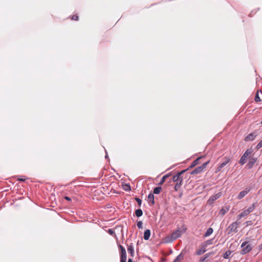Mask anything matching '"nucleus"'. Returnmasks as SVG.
I'll use <instances>...</instances> for the list:
<instances>
[{
  "mask_svg": "<svg viewBox=\"0 0 262 262\" xmlns=\"http://www.w3.org/2000/svg\"><path fill=\"white\" fill-rule=\"evenodd\" d=\"M253 150L251 148L248 149L246 150L243 156L241 157V159L239 160V163L241 165H244L246 162V159L249 157L251 154L252 153Z\"/></svg>",
  "mask_w": 262,
  "mask_h": 262,
  "instance_id": "nucleus-2",
  "label": "nucleus"
},
{
  "mask_svg": "<svg viewBox=\"0 0 262 262\" xmlns=\"http://www.w3.org/2000/svg\"><path fill=\"white\" fill-rule=\"evenodd\" d=\"M226 212V211L224 209H222L221 210H220V213L221 214H222L223 215H224Z\"/></svg>",
  "mask_w": 262,
  "mask_h": 262,
  "instance_id": "nucleus-39",
  "label": "nucleus"
},
{
  "mask_svg": "<svg viewBox=\"0 0 262 262\" xmlns=\"http://www.w3.org/2000/svg\"><path fill=\"white\" fill-rule=\"evenodd\" d=\"M182 179H181L180 182H178L176 183L174 189V190L177 191L182 186Z\"/></svg>",
  "mask_w": 262,
  "mask_h": 262,
  "instance_id": "nucleus-20",
  "label": "nucleus"
},
{
  "mask_svg": "<svg viewBox=\"0 0 262 262\" xmlns=\"http://www.w3.org/2000/svg\"><path fill=\"white\" fill-rule=\"evenodd\" d=\"M239 223V222L236 221L229 225L227 229V234H230L233 232L237 233L238 231L237 228Z\"/></svg>",
  "mask_w": 262,
  "mask_h": 262,
  "instance_id": "nucleus-1",
  "label": "nucleus"
},
{
  "mask_svg": "<svg viewBox=\"0 0 262 262\" xmlns=\"http://www.w3.org/2000/svg\"><path fill=\"white\" fill-rule=\"evenodd\" d=\"M206 248L207 247L205 246V244H203L202 243L200 245V248L196 250V254L198 255L203 254L206 251Z\"/></svg>",
  "mask_w": 262,
  "mask_h": 262,
  "instance_id": "nucleus-7",
  "label": "nucleus"
},
{
  "mask_svg": "<svg viewBox=\"0 0 262 262\" xmlns=\"http://www.w3.org/2000/svg\"><path fill=\"white\" fill-rule=\"evenodd\" d=\"M149 201L151 203L152 205L155 204L154 195L152 193H149L148 195Z\"/></svg>",
  "mask_w": 262,
  "mask_h": 262,
  "instance_id": "nucleus-21",
  "label": "nucleus"
},
{
  "mask_svg": "<svg viewBox=\"0 0 262 262\" xmlns=\"http://www.w3.org/2000/svg\"><path fill=\"white\" fill-rule=\"evenodd\" d=\"M150 236V230L149 229H147L145 231L144 233V239L145 240H148Z\"/></svg>",
  "mask_w": 262,
  "mask_h": 262,
  "instance_id": "nucleus-15",
  "label": "nucleus"
},
{
  "mask_svg": "<svg viewBox=\"0 0 262 262\" xmlns=\"http://www.w3.org/2000/svg\"><path fill=\"white\" fill-rule=\"evenodd\" d=\"M120 262H126V253L121 254Z\"/></svg>",
  "mask_w": 262,
  "mask_h": 262,
  "instance_id": "nucleus-27",
  "label": "nucleus"
},
{
  "mask_svg": "<svg viewBox=\"0 0 262 262\" xmlns=\"http://www.w3.org/2000/svg\"><path fill=\"white\" fill-rule=\"evenodd\" d=\"M170 175L169 174H166L165 175H164L162 178V179H161L160 181L159 182V183H158V185H162L164 182L165 181L166 179L169 177Z\"/></svg>",
  "mask_w": 262,
  "mask_h": 262,
  "instance_id": "nucleus-22",
  "label": "nucleus"
},
{
  "mask_svg": "<svg viewBox=\"0 0 262 262\" xmlns=\"http://www.w3.org/2000/svg\"><path fill=\"white\" fill-rule=\"evenodd\" d=\"M256 136V135H255V134L251 133L245 137V140L246 141H253L254 140Z\"/></svg>",
  "mask_w": 262,
  "mask_h": 262,
  "instance_id": "nucleus-11",
  "label": "nucleus"
},
{
  "mask_svg": "<svg viewBox=\"0 0 262 262\" xmlns=\"http://www.w3.org/2000/svg\"><path fill=\"white\" fill-rule=\"evenodd\" d=\"M137 227L139 229H142L143 226V223L142 221H138L137 224Z\"/></svg>",
  "mask_w": 262,
  "mask_h": 262,
  "instance_id": "nucleus-33",
  "label": "nucleus"
},
{
  "mask_svg": "<svg viewBox=\"0 0 262 262\" xmlns=\"http://www.w3.org/2000/svg\"><path fill=\"white\" fill-rule=\"evenodd\" d=\"M213 239H210L209 240L206 241V242L203 243V244H205V246L207 247V245H211L212 244Z\"/></svg>",
  "mask_w": 262,
  "mask_h": 262,
  "instance_id": "nucleus-30",
  "label": "nucleus"
},
{
  "mask_svg": "<svg viewBox=\"0 0 262 262\" xmlns=\"http://www.w3.org/2000/svg\"><path fill=\"white\" fill-rule=\"evenodd\" d=\"M123 189L126 191H130L131 187L129 184L125 183L122 185Z\"/></svg>",
  "mask_w": 262,
  "mask_h": 262,
  "instance_id": "nucleus-23",
  "label": "nucleus"
},
{
  "mask_svg": "<svg viewBox=\"0 0 262 262\" xmlns=\"http://www.w3.org/2000/svg\"><path fill=\"white\" fill-rule=\"evenodd\" d=\"M161 190H162L161 187H155L154 189L153 193L156 194H159L160 193V192L161 191Z\"/></svg>",
  "mask_w": 262,
  "mask_h": 262,
  "instance_id": "nucleus-25",
  "label": "nucleus"
},
{
  "mask_svg": "<svg viewBox=\"0 0 262 262\" xmlns=\"http://www.w3.org/2000/svg\"><path fill=\"white\" fill-rule=\"evenodd\" d=\"M250 221H247V222H246V223H247V224H249V223H250Z\"/></svg>",
  "mask_w": 262,
  "mask_h": 262,
  "instance_id": "nucleus-46",
  "label": "nucleus"
},
{
  "mask_svg": "<svg viewBox=\"0 0 262 262\" xmlns=\"http://www.w3.org/2000/svg\"><path fill=\"white\" fill-rule=\"evenodd\" d=\"M202 157H199L197 159H196L195 160H194L192 163L191 164V165H190L189 166V168H191L193 167H194L195 166H196L198 163H199V161L200 160V159H201Z\"/></svg>",
  "mask_w": 262,
  "mask_h": 262,
  "instance_id": "nucleus-18",
  "label": "nucleus"
},
{
  "mask_svg": "<svg viewBox=\"0 0 262 262\" xmlns=\"http://www.w3.org/2000/svg\"><path fill=\"white\" fill-rule=\"evenodd\" d=\"M255 207V204L253 203L251 206H250L249 208H248L247 209H246V210L249 213H250V212H252L253 211V210L254 209Z\"/></svg>",
  "mask_w": 262,
  "mask_h": 262,
  "instance_id": "nucleus-29",
  "label": "nucleus"
},
{
  "mask_svg": "<svg viewBox=\"0 0 262 262\" xmlns=\"http://www.w3.org/2000/svg\"><path fill=\"white\" fill-rule=\"evenodd\" d=\"M249 213L245 210H243L237 216V220H239L243 217L248 215Z\"/></svg>",
  "mask_w": 262,
  "mask_h": 262,
  "instance_id": "nucleus-13",
  "label": "nucleus"
},
{
  "mask_svg": "<svg viewBox=\"0 0 262 262\" xmlns=\"http://www.w3.org/2000/svg\"><path fill=\"white\" fill-rule=\"evenodd\" d=\"M222 168H220V165H219V167H218L217 168V169H216V172H219V171H220Z\"/></svg>",
  "mask_w": 262,
  "mask_h": 262,
  "instance_id": "nucleus-41",
  "label": "nucleus"
},
{
  "mask_svg": "<svg viewBox=\"0 0 262 262\" xmlns=\"http://www.w3.org/2000/svg\"><path fill=\"white\" fill-rule=\"evenodd\" d=\"M213 254L212 252H209V253H206L205 255L208 258V257H209L210 255H211L212 254Z\"/></svg>",
  "mask_w": 262,
  "mask_h": 262,
  "instance_id": "nucleus-40",
  "label": "nucleus"
},
{
  "mask_svg": "<svg viewBox=\"0 0 262 262\" xmlns=\"http://www.w3.org/2000/svg\"><path fill=\"white\" fill-rule=\"evenodd\" d=\"M187 170H182L180 172H178L176 175L173 176L172 177V181L174 182H180L181 179H182L181 178V176Z\"/></svg>",
  "mask_w": 262,
  "mask_h": 262,
  "instance_id": "nucleus-6",
  "label": "nucleus"
},
{
  "mask_svg": "<svg viewBox=\"0 0 262 262\" xmlns=\"http://www.w3.org/2000/svg\"><path fill=\"white\" fill-rule=\"evenodd\" d=\"M64 199H65L66 200H67V201H71V199L70 197L67 196H65V197H64Z\"/></svg>",
  "mask_w": 262,
  "mask_h": 262,
  "instance_id": "nucleus-43",
  "label": "nucleus"
},
{
  "mask_svg": "<svg viewBox=\"0 0 262 262\" xmlns=\"http://www.w3.org/2000/svg\"><path fill=\"white\" fill-rule=\"evenodd\" d=\"M105 159H107L108 158V155L107 154V152H106V155L105 156Z\"/></svg>",
  "mask_w": 262,
  "mask_h": 262,
  "instance_id": "nucleus-45",
  "label": "nucleus"
},
{
  "mask_svg": "<svg viewBox=\"0 0 262 262\" xmlns=\"http://www.w3.org/2000/svg\"><path fill=\"white\" fill-rule=\"evenodd\" d=\"M207 258V257L205 255L204 257L201 258L200 259V262H204L206 260V259Z\"/></svg>",
  "mask_w": 262,
  "mask_h": 262,
  "instance_id": "nucleus-37",
  "label": "nucleus"
},
{
  "mask_svg": "<svg viewBox=\"0 0 262 262\" xmlns=\"http://www.w3.org/2000/svg\"><path fill=\"white\" fill-rule=\"evenodd\" d=\"M232 252L230 250H227L223 254V257L225 259L229 258L230 255H231Z\"/></svg>",
  "mask_w": 262,
  "mask_h": 262,
  "instance_id": "nucleus-24",
  "label": "nucleus"
},
{
  "mask_svg": "<svg viewBox=\"0 0 262 262\" xmlns=\"http://www.w3.org/2000/svg\"><path fill=\"white\" fill-rule=\"evenodd\" d=\"M175 239L171 235L170 236H166L164 239V243H170L174 241Z\"/></svg>",
  "mask_w": 262,
  "mask_h": 262,
  "instance_id": "nucleus-16",
  "label": "nucleus"
},
{
  "mask_svg": "<svg viewBox=\"0 0 262 262\" xmlns=\"http://www.w3.org/2000/svg\"><path fill=\"white\" fill-rule=\"evenodd\" d=\"M185 231H186L185 228H184L182 230L178 229L176 231H175L174 232H173L172 233L171 235L173 237V238L176 240L178 238L180 237L181 236L182 234L183 233H184Z\"/></svg>",
  "mask_w": 262,
  "mask_h": 262,
  "instance_id": "nucleus-5",
  "label": "nucleus"
},
{
  "mask_svg": "<svg viewBox=\"0 0 262 262\" xmlns=\"http://www.w3.org/2000/svg\"><path fill=\"white\" fill-rule=\"evenodd\" d=\"M184 259V255L180 253L173 261V262H181Z\"/></svg>",
  "mask_w": 262,
  "mask_h": 262,
  "instance_id": "nucleus-17",
  "label": "nucleus"
},
{
  "mask_svg": "<svg viewBox=\"0 0 262 262\" xmlns=\"http://www.w3.org/2000/svg\"><path fill=\"white\" fill-rule=\"evenodd\" d=\"M257 160L256 158H251L247 166L249 168H251Z\"/></svg>",
  "mask_w": 262,
  "mask_h": 262,
  "instance_id": "nucleus-10",
  "label": "nucleus"
},
{
  "mask_svg": "<svg viewBox=\"0 0 262 262\" xmlns=\"http://www.w3.org/2000/svg\"><path fill=\"white\" fill-rule=\"evenodd\" d=\"M221 196V193H217L216 194H215L214 195L211 196L209 199L208 200L209 203H212L214 201L220 198Z\"/></svg>",
  "mask_w": 262,
  "mask_h": 262,
  "instance_id": "nucleus-9",
  "label": "nucleus"
},
{
  "mask_svg": "<svg viewBox=\"0 0 262 262\" xmlns=\"http://www.w3.org/2000/svg\"><path fill=\"white\" fill-rule=\"evenodd\" d=\"M262 147V140L256 145L255 147L256 150H258Z\"/></svg>",
  "mask_w": 262,
  "mask_h": 262,
  "instance_id": "nucleus-32",
  "label": "nucleus"
},
{
  "mask_svg": "<svg viewBox=\"0 0 262 262\" xmlns=\"http://www.w3.org/2000/svg\"><path fill=\"white\" fill-rule=\"evenodd\" d=\"M255 101L256 102H259L260 101V99L258 94H256V95L255 97Z\"/></svg>",
  "mask_w": 262,
  "mask_h": 262,
  "instance_id": "nucleus-35",
  "label": "nucleus"
},
{
  "mask_svg": "<svg viewBox=\"0 0 262 262\" xmlns=\"http://www.w3.org/2000/svg\"><path fill=\"white\" fill-rule=\"evenodd\" d=\"M128 262H133L132 259L131 258H129L128 260Z\"/></svg>",
  "mask_w": 262,
  "mask_h": 262,
  "instance_id": "nucleus-44",
  "label": "nucleus"
},
{
  "mask_svg": "<svg viewBox=\"0 0 262 262\" xmlns=\"http://www.w3.org/2000/svg\"><path fill=\"white\" fill-rule=\"evenodd\" d=\"M241 247L243 248L242 253L246 254L248 253L251 250V247L250 245L248 244V242H243L241 245Z\"/></svg>",
  "mask_w": 262,
  "mask_h": 262,
  "instance_id": "nucleus-4",
  "label": "nucleus"
},
{
  "mask_svg": "<svg viewBox=\"0 0 262 262\" xmlns=\"http://www.w3.org/2000/svg\"><path fill=\"white\" fill-rule=\"evenodd\" d=\"M17 180L19 181L24 182L26 180L25 178H18Z\"/></svg>",
  "mask_w": 262,
  "mask_h": 262,
  "instance_id": "nucleus-42",
  "label": "nucleus"
},
{
  "mask_svg": "<svg viewBox=\"0 0 262 262\" xmlns=\"http://www.w3.org/2000/svg\"><path fill=\"white\" fill-rule=\"evenodd\" d=\"M135 214L137 217H140L143 214V211L141 209H138L136 210Z\"/></svg>",
  "mask_w": 262,
  "mask_h": 262,
  "instance_id": "nucleus-28",
  "label": "nucleus"
},
{
  "mask_svg": "<svg viewBox=\"0 0 262 262\" xmlns=\"http://www.w3.org/2000/svg\"><path fill=\"white\" fill-rule=\"evenodd\" d=\"M120 262H126V253L121 254Z\"/></svg>",
  "mask_w": 262,
  "mask_h": 262,
  "instance_id": "nucleus-26",
  "label": "nucleus"
},
{
  "mask_svg": "<svg viewBox=\"0 0 262 262\" xmlns=\"http://www.w3.org/2000/svg\"><path fill=\"white\" fill-rule=\"evenodd\" d=\"M182 195V193H181V194L180 195V197H181Z\"/></svg>",
  "mask_w": 262,
  "mask_h": 262,
  "instance_id": "nucleus-47",
  "label": "nucleus"
},
{
  "mask_svg": "<svg viewBox=\"0 0 262 262\" xmlns=\"http://www.w3.org/2000/svg\"><path fill=\"white\" fill-rule=\"evenodd\" d=\"M107 232L110 234V235H113L114 233H115V232L114 231V230L113 229H109L107 231Z\"/></svg>",
  "mask_w": 262,
  "mask_h": 262,
  "instance_id": "nucleus-36",
  "label": "nucleus"
},
{
  "mask_svg": "<svg viewBox=\"0 0 262 262\" xmlns=\"http://www.w3.org/2000/svg\"><path fill=\"white\" fill-rule=\"evenodd\" d=\"M250 191V189L248 188H246L243 191H242L238 194L237 198L238 200H241L243 199L246 195L248 194V193Z\"/></svg>",
  "mask_w": 262,
  "mask_h": 262,
  "instance_id": "nucleus-8",
  "label": "nucleus"
},
{
  "mask_svg": "<svg viewBox=\"0 0 262 262\" xmlns=\"http://www.w3.org/2000/svg\"><path fill=\"white\" fill-rule=\"evenodd\" d=\"M127 251L131 255V256H134V248L132 243H131L128 246Z\"/></svg>",
  "mask_w": 262,
  "mask_h": 262,
  "instance_id": "nucleus-12",
  "label": "nucleus"
},
{
  "mask_svg": "<svg viewBox=\"0 0 262 262\" xmlns=\"http://www.w3.org/2000/svg\"><path fill=\"white\" fill-rule=\"evenodd\" d=\"M78 19V16L76 15H74L72 17V19L77 20Z\"/></svg>",
  "mask_w": 262,
  "mask_h": 262,
  "instance_id": "nucleus-38",
  "label": "nucleus"
},
{
  "mask_svg": "<svg viewBox=\"0 0 262 262\" xmlns=\"http://www.w3.org/2000/svg\"><path fill=\"white\" fill-rule=\"evenodd\" d=\"M224 159L225 161L220 165V168H223L230 161V159L229 157H225Z\"/></svg>",
  "mask_w": 262,
  "mask_h": 262,
  "instance_id": "nucleus-14",
  "label": "nucleus"
},
{
  "mask_svg": "<svg viewBox=\"0 0 262 262\" xmlns=\"http://www.w3.org/2000/svg\"><path fill=\"white\" fill-rule=\"evenodd\" d=\"M119 249L120 250V254L126 253V250H125V249L122 246L120 245L119 246Z\"/></svg>",
  "mask_w": 262,
  "mask_h": 262,
  "instance_id": "nucleus-31",
  "label": "nucleus"
},
{
  "mask_svg": "<svg viewBox=\"0 0 262 262\" xmlns=\"http://www.w3.org/2000/svg\"><path fill=\"white\" fill-rule=\"evenodd\" d=\"M135 200L137 201V202L138 203V204H139V206H140L141 205L142 200L140 199H139L138 198H136Z\"/></svg>",
  "mask_w": 262,
  "mask_h": 262,
  "instance_id": "nucleus-34",
  "label": "nucleus"
},
{
  "mask_svg": "<svg viewBox=\"0 0 262 262\" xmlns=\"http://www.w3.org/2000/svg\"><path fill=\"white\" fill-rule=\"evenodd\" d=\"M209 161H208L203 163L202 165L195 168L190 172V173L192 174H196L201 173L206 168L207 165L209 163Z\"/></svg>",
  "mask_w": 262,
  "mask_h": 262,
  "instance_id": "nucleus-3",
  "label": "nucleus"
},
{
  "mask_svg": "<svg viewBox=\"0 0 262 262\" xmlns=\"http://www.w3.org/2000/svg\"><path fill=\"white\" fill-rule=\"evenodd\" d=\"M213 231V230L212 228L210 227V228H208L206 232L204 234V236L208 237V236H210L212 233Z\"/></svg>",
  "mask_w": 262,
  "mask_h": 262,
  "instance_id": "nucleus-19",
  "label": "nucleus"
}]
</instances>
